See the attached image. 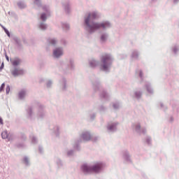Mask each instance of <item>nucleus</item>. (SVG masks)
Instances as JSON below:
<instances>
[{
	"label": "nucleus",
	"mask_w": 179,
	"mask_h": 179,
	"mask_svg": "<svg viewBox=\"0 0 179 179\" xmlns=\"http://www.w3.org/2000/svg\"><path fill=\"white\" fill-rule=\"evenodd\" d=\"M37 1H39V0H36V2H37Z\"/></svg>",
	"instance_id": "4be33fe9"
},
{
	"label": "nucleus",
	"mask_w": 179,
	"mask_h": 179,
	"mask_svg": "<svg viewBox=\"0 0 179 179\" xmlns=\"http://www.w3.org/2000/svg\"><path fill=\"white\" fill-rule=\"evenodd\" d=\"M41 18L43 20H46L47 17H45V15L43 13V14L41 15Z\"/></svg>",
	"instance_id": "f8f14e48"
},
{
	"label": "nucleus",
	"mask_w": 179,
	"mask_h": 179,
	"mask_svg": "<svg viewBox=\"0 0 179 179\" xmlns=\"http://www.w3.org/2000/svg\"><path fill=\"white\" fill-rule=\"evenodd\" d=\"M101 40H102V41H104L106 40V35H102L101 37Z\"/></svg>",
	"instance_id": "4468645a"
},
{
	"label": "nucleus",
	"mask_w": 179,
	"mask_h": 179,
	"mask_svg": "<svg viewBox=\"0 0 179 179\" xmlns=\"http://www.w3.org/2000/svg\"><path fill=\"white\" fill-rule=\"evenodd\" d=\"M46 27H45V25H44V24H41V29H46Z\"/></svg>",
	"instance_id": "2eb2a0df"
},
{
	"label": "nucleus",
	"mask_w": 179,
	"mask_h": 179,
	"mask_svg": "<svg viewBox=\"0 0 179 179\" xmlns=\"http://www.w3.org/2000/svg\"><path fill=\"white\" fill-rule=\"evenodd\" d=\"M94 19H97V14L96 13H92L89 14L88 17L85 19V24L89 27L90 30H97V29H100V27H103L106 29V27H108L110 26V23H94L92 21L94 20ZM92 23V24H90Z\"/></svg>",
	"instance_id": "f257e3e1"
},
{
	"label": "nucleus",
	"mask_w": 179,
	"mask_h": 179,
	"mask_svg": "<svg viewBox=\"0 0 179 179\" xmlns=\"http://www.w3.org/2000/svg\"><path fill=\"white\" fill-rule=\"evenodd\" d=\"M3 120H2L1 117H0V125H3Z\"/></svg>",
	"instance_id": "dca6fc26"
},
{
	"label": "nucleus",
	"mask_w": 179,
	"mask_h": 179,
	"mask_svg": "<svg viewBox=\"0 0 179 179\" xmlns=\"http://www.w3.org/2000/svg\"><path fill=\"white\" fill-rule=\"evenodd\" d=\"M101 169H103V164L101 162L95 164L92 166H89L87 165H83L82 166V170L84 173H99L101 171Z\"/></svg>",
	"instance_id": "f03ea898"
},
{
	"label": "nucleus",
	"mask_w": 179,
	"mask_h": 179,
	"mask_svg": "<svg viewBox=\"0 0 179 179\" xmlns=\"http://www.w3.org/2000/svg\"><path fill=\"white\" fill-rule=\"evenodd\" d=\"M83 138L84 139V141H90V139H92V136H90V134L86 132L83 134Z\"/></svg>",
	"instance_id": "423d86ee"
},
{
	"label": "nucleus",
	"mask_w": 179,
	"mask_h": 179,
	"mask_svg": "<svg viewBox=\"0 0 179 179\" xmlns=\"http://www.w3.org/2000/svg\"><path fill=\"white\" fill-rule=\"evenodd\" d=\"M11 63H12V65H13V66H17V65L20 64V59H14L13 60L11 61Z\"/></svg>",
	"instance_id": "0eeeda50"
},
{
	"label": "nucleus",
	"mask_w": 179,
	"mask_h": 179,
	"mask_svg": "<svg viewBox=\"0 0 179 179\" xmlns=\"http://www.w3.org/2000/svg\"><path fill=\"white\" fill-rule=\"evenodd\" d=\"M23 73H24V71H23V70L22 69H14L12 71H11V74L13 75V76H19V75H23Z\"/></svg>",
	"instance_id": "20e7f679"
},
{
	"label": "nucleus",
	"mask_w": 179,
	"mask_h": 179,
	"mask_svg": "<svg viewBox=\"0 0 179 179\" xmlns=\"http://www.w3.org/2000/svg\"><path fill=\"white\" fill-rule=\"evenodd\" d=\"M93 64H95V62L90 63V65H91V66H92V67L94 66V65H93Z\"/></svg>",
	"instance_id": "a211bd4d"
},
{
	"label": "nucleus",
	"mask_w": 179,
	"mask_h": 179,
	"mask_svg": "<svg viewBox=\"0 0 179 179\" xmlns=\"http://www.w3.org/2000/svg\"><path fill=\"white\" fill-rule=\"evenodd\" d=\"M112 59L110 55H103L101 58V69L107 71L108 66L111 65Z\"/></svg>",
	"instance_id": "7ed1b4c3"
},
{
	"label": "nucleus",
	"mask_w": 179,
	"mask_h": 179,
	"mask_svg": "<svg viewBox=\"0 0 179 179\" xmlns=\"http://www.w3.org/2000/svg\"><path fill=\"white\" fill-rule=\"evenodd\" d=\"M24 94H26V92H20L19 96H20V99L24 97Z\"/></svg>",
	"instance_id": "9d476101"
},
{
	"label": "nucleus",
	"mask_w": 179,
	"mask_h": 179,
	"mask_svg": "<svg viewBox=\"0 0 179 179\" xmlns=\"http://www.w3.org/2000/svg\"><path fill=\"white\" fill-rule=\"evenodd\" d=\"M24 162H25L26 163H27V158H25V159H24Z\"/></svg>",
	"instance_id": "412c9836"
},
{
	"label": "nucleus",
	"mask_w": 179,
	"mask_h": 179,
	"mask_svg": "<svg viewBox=\"0 0 179 179\" xmlns=\"http://www.w3.org/2000/svg\"><path fill=\"white\" fill-rule=\"evenodd\" d=\"M53 55L56 58H58L59 57H61V55H62V50L61 49H59V48L56 49L53 52Z\"/></svg>",
	"instance_id": "39448f33"
},
{
	"label": "nucleus",
	"mask_w": 179,
	"mask_h": 179,
	"mask_svg": "<svg viewBox=\"0 0 179 179\" xmlns=\"http://www.w3.org/2000/svg\"><path fill=\"white\" fill-rule=\"evenodd\" d=\"M1 138H2L3 139H6V138H8V131H3V132L1 133Z\"/></svg>",
	"instance_id": "6e6552de"
},
{
	"label": "nucleus",
	"mask_w": 179,
	"mask_h": 179,
	"mask_svg": "<svg viewBox=\"0 0 179 179\" xmlns=\"http://www.w3.org/2000/svg\"><path fill=\"white\" fill-rule=\"evenodd\" d=\"M3 69V63L1 64V69Z\"/></svg>",
	"instance_id": "6ab92c4d"
},
{
	"label": "nucleus",
	"mask_w": 179,
	"mask_h": 179,
	"mask_svg": "<svg viewBox=\"0 0 179 179\" xmlns=\"http://www.w3.org/2000/svg\"><path fill=\"white\" fill-rule=\"evenodd\" d=\"M6 58L7 61H9V57L8 56H6Z\"/></svg>",
	"instance_id": "aec40b11"
},
{
	"label": "nucleus",
	"mask_w": 179,
	"mask_h": 179,
	"mask_svg": "<svg viewBox=\"0 0 179 179\" xmlns=\"http://www.w3.org/2000/svg\"><path fill=\"white\" fill-rule=\"evenodd\" d=\"M2 29H3L5 33L7 34V36H8V37L10 36V34L9 33V31L8 29H6V28H5V27L1 25Z\"/></svg>",
	"instance_id": "1a4fd4ad"
},
{
	"label": "nucleus",
	"mask_w": 179,
	"mask_h": 179,
	"mask_svg": "<svg viewBox=\"0 0 179 179\" xmlns=\"http://www.w3.org/2000/svg\"><path fill=\"white\" fill-rule=\"evenodd\" d=\"M10 91V87H9V86H7L6 87V93H7V94H9V92Z\"/></svg>",
	"instance_id": "ddd939ff"
},
{
	"label": "nucleus",
	"mask_w": 179,
	"mask_h": 179,
	"mask_svg": "<svg viewBox=\"0 0 179 179\" xmlns=\"http://www.w3.org/2000/svg\"><path fill=\"white\" fill-rule=\"evenodd\" d=\"M4 88H5V83H3L0 87V93L1 92H2V90H3Z\"/></svg>",
	"instance_id": "9b49d317"
},
{
	"label": "nucleus",
	"mask_w": 179,
	"mask_h": 179,
	"mask_svg": "<svg viewBox=\"0 0 179 179\" xmlns=\"http://www.w3.org/2000/svg\"><path fill=\"white\" fill-rule=\"evenodd\" d=\"M51 44H55V40L52 39V40L51 41Z\"/></svg>",
	"instance_id": "f3484780"
}]
</instances>
